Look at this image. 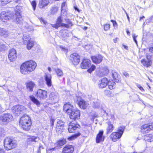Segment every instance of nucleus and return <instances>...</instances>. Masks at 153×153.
Returning <instances> with one entry per match:
<instances>
[{
	"label": "nucleus",
	"mask_w": 153,
	"mask_h": 153,
	"mask_svg": "<svg viewBox=\"0 0 153 153\" xmlns=\"http://www.w3.org/2000/svg\"><path fill=\"white\" fill-rule=\"evenodd\" d=\"M37 66L36 63L30 60L23 63L21 66L20 71L23 74L26 75L33 71Z\"/></svg>",
	"instance_id": "1"
},
{
	"label": "nucleus",
	"mask_w": 153,
	"mask_h": 153,
	"mask_svg": "<svg viewBox=\"0 0 153 153\" xmlns=\"http://www.w3.org/2000/svg\"><path fill=\"white\" fill-rule=\"evenodd\" d=\"M19 124L24 130H29L31 124L30 117L27 115H24L20 119Z\"/></svg>",
	"instance_id": "2"
},
{
	"label": "nucleus",
	"mask_w": 153,
	"mask_h": 153,
	"mask_svg": "<svg viewBox=\"0 0 153 153\" xmlns=\"http://www.w3.org/2000/svg\"><path fill=\"white\" fill-rule=\"evenodd\" d=\"M63 18L62 16H59L58 17L56 23L55 24L52 25V26L53 27L57 28L60 26L65 27L67 28H69L72 26V22L69 19H66L65 21L67 24L62 23V18Z\"/></svg>",
	"instance_id": "3"
},
{
	"label": "nucleus",
	"mask_w": 153,
	"mask_h": 153,
	"mask_svg": "<svg viewBox=\"0 0 153 153\" xmlns=\"http://www.w3.org/2000/svg\"><path fill=\"white\" fill-rule=\"evenodd\" d=\"M125 129V127L122 126L118 128V131L113 132L110 135V138L113 142H116L120 138L122 135Z\"/></svg>",
	"instance_id": "4"
},
{
	"label": "nucleus",
	"mask_w": 153,
	"mask_h": 153,
	"mask_svg": "<svg viewBox=\"0 0 153 153\" xmlns=\"http://www.w3.org/2000/svg\"><path fill=\"white\" fill-rule=\"evenodd\" d=\"M12 115L9 113H6L0 116V122L4 124H6L13 119Z\"/></svg>",
	"instance_id": "5"
},
{
	"label": "nucleus",
	"mask_w": 153,
	"mask_h": 153,
	"mask_svg": "<svg viewBox=\"0 0 153 153\" xmlns=\"http://www.w3.org/2000/svg\"><path fill=\"white\" fill-rule=\"evenodd\" d=\"M14 16L13 14L10 12L3 11L1 14L0 19L3 22L10 20Z\"/></svg>",
	"instance_id": "6"
},
{
	"label": "nucleus",
	"mask_w": 153,
	"mask_h": 153,
	"mask_svg": "<svg viewBox=\"0 0 153 153\" xmlns=\"http://www.w3.org/2000/svg\"><path fill=\"white\" fill-rule=\"evenodd\" d=\"M68 114L69 115L70 119L75 120L79 118L80 112L78 110L74 109Z\"/></svg>",
	"instance_id": "7"
},
{
	"label": "nucleus",
	"mask_w": 153,
	"mask_h": 153,
	"mask_svg": "<svg viewBox=\"0 0 153 153\" xmlns=\"http://www.w3.org/2000/svg\"><path fill=\"white\" fill-rule=\"evenodd\" d=\"M21 7L19 6L16 7V14L15 17L16 19V21L18 24H21L23 22V19L20 14V9Z\"/></svg>",
	"instance_id": "8"
},
{
	"label": "nucleus",
	"mask_w": 153,
	"mask_h": 153,
	"mask_svg": "<svg viewBox=\"0 0 153 153\" xmlns=\"http://www.w3.org/2000/svg\"><path fill=\"white\" fill-rule=\"evenodd\" d=\"M47 92L46 91L41 89L38 90L36 92L37 97L40 100H44L47 97Z\"/></svg>",
	"instance_id": "9"
},
{
	"label": "nucleus",
	"mask_w": 153,
	"mask_h": 153,
	"mask_svg": "<svg viewBox=\"0 0 153 153\" xmlns=\"http://www.w3.org/2000/svg\"><path fill=\"white\" fill-rule=\"evenodd\" d=\"M153 129V123L146 124L142 126L141 128V131L143 133H148Z\"/></svg>",
	"instance_id": "10"
},
{
	"label": "nucleus",
	"mask_w": 153,
	"mask_h": 153,
	"mask_svg": "<svg viewBox=\"0 0 153 153\" xmlns=\"http://www.w3.org/2000/svg\"><path fill=\"white\" fill-rule=\"evenodd\" d=\"M25 107L22 105H17L13 107L12 108V112L16 114V115H18L20 114L21 111L24 110Z\"/></svg>",
	"instance_id": "11"
},
{
	"label": "nucleus",
	"mask_w": 153,
	"mask_h": 153,
	"mask_svg": "<svg viewBox=\"0 0 153 153\" xmlns=\"http://www.w3.org/2000/svg\"><path fill=\"white\" fill-rule=\"evenodd\" d=\"M79 56L76 53H74L70 56V60L74 65H77L80 61Z\"/></svg>",
	"instance_id": "12"
},
{
	"label": "nucleus",
	"mask_w": 153,
	"mask_h": 153,
	"mask_svg": "<svg viewBox=\"0 0 153 153\" xmlns=\"http://www.w3.org/2000/svg\"><path fill=\"white\" fill-rule=\"evenodd\" d=\"M8 57L11 62L14 61L17 57V53L16 50L14 49H11L9 51Z\"/></svg>",
	"instance_id": "13"
},
{
	"label": "nucleus",
	"mask_w": 153,
	"mask_h": 153,
	"mask_svg": "<svg viewBox=\"0 0 153 153\" xmlns=\"http://www.w3.org/2000/svg\"><path fill=\"white\" fill-rule=\"evenodd\" d=\"M91 66V62L88 59H84L81 64L82 69H88Z\"/></svg>",
	"instance_id": "14"
},
{
	"label": "nucleus",
	"mask_w": 153,
	"mask_h": 153,
	"mask_svg": "<svg viewBox=\"0 0 153 153\" xmlns=\"http://www.w3.org/2000/svg\"><path fill=\"white\" fill-rule=\"evenodd\" d=\"M108 81L106 78H104L99 80L98 86L100 88H103L106 87L108 84Z\"/></svg>",
	"instance_id": "15"
},
{
	"label": "nucleus",
	"mask_w": 153,
	"mask_h": 153,
	"mask_svg": "<svg viewBox=\"0 0 153 153\" xmlns=\"http://www.w3.org/2000/svg\"><path fill=\"white\" fill-rule=\"evenodd\" d=\"M74 151V147L71 145H68L63 148L62 153H73Z\"/></svg>",
	"instance_id": "16"
},
{
	"label": "nucleus",
	"mask_w": 153,
	"mask_h": 153,
	"mask_svg": "<svg viewBox=\"0 0 153 153\" xmlns=\"http://www.w3.org/2000/svg\"><path fill=\"white\" fill-rule=\"evenodd\" d=\"M73 108V105L68 102L64 105L63 110L68 114L69 113H70L71 111L74 110Z\"/></svg>",
	"instance_id": "17"
},
{
	"label": "nucleus",
	"mask_w": 153,
	"mask_h": 153,
	"mask_svg": "<svg viewBox=\"0 0 153 153\" xmlns=\"http://www.w3.org/2000/svg\"><path fill=\"white\" fill-rule=\"evenodd\" d=\"M79 125L76 124L72 123H71L68 126V130L70 133L74 132L76 129L78 128Z\"/></svg>",
	"instance_id": "18"
},
{
	"label": "nucleus",
	"mask_w": 153,
	"mask_h": 153,
	"mask_svg": "<svg viewBox=\"0 0 153 153\" xmlns=\"http://www.w3.org/2000/svg\"><path fill=\"white\" fill-rule=\"evenodd\" d=\"M44 78L47 85L48 87L51 86L52 85L51 75L45 73Z\"/></svg>",
	"instance_id": "19"
},
{
	"label": "nucleus",
	"mask_w": 153,
	"mask_h": 153,
	"mask_svg": "<svg viewBox=\"0 0 153 153\" xmlns=\"http://www.w3.org/2000/svg\"><path fill=\"white\" fill-rule=\"evenodd\" d=\"M103 132L102 131H100L99 133L97 135L96 138L97 143H100L102 142L104 140L105 137L103 136Z\"/></svg>",
	"instance_id": "20"
},
{
	"label": "nucleus",
	"mask_w": 153,
	"mask_h": 153,
	"mask_svg": "<svg viewBox=\"0 0 153 153\" xmlns=\"http://www.w3.org/2000/svg\"><path fill=\"white\" fill-rule=\"evenodd\" d=\"M93 62L96 64L100 63L102 60V57L101 55H98L91 57Z\"/></svg>",
	"instance_id": "21"
},
{
	"label": "nucleus",
	"mask_w": 153,
	"mask_h": 153,
	"mask_svg": "<svg viewBox=\"0 0 153 153\" xmlns=\"http://www.w3.org/2000/svg\"><path fill=\"white\" fill-rule=\"evenodd\" d=\"M59 33L60 36L64 39H67L69 36L68 31L66 30H62L60 31Z\"/></svg>",
	"instance_id": "22"
},
{
	"label": "nucleus",
	"mask_w": 153,
	"mask_h": 153,
	"mask_svg": "<svg viewBox=\"0 0 153 153\" xmlns=\"http://www.w3.org/2000/svg\"><path fill=\"white\" fill-rule=\"evenodd\" d=\"M49 98L53 102H55L58 101V97L57 94L54 92H52L49 95Z\"/></svg>",
	"instance_id": "23"
},
{
	"label": "nucleus",
	"mask_w": 153,
	"mask_h": 153,
	"mask_svg": "<svg viewBox=\"0 0 153 153\" xmlns=\"http://www.w3.org/2000/svg\"><path fill=\"white\" fill-rule=\"evenodd\" d=\"M48 0H40L39 3V6L40 8H42L47 6L49 4Z\"/></svg>",
	"instance_id": "24"
},
{
	"label": "nucleus",
	"mask_w": 153,
	"mask_h": 153,
	"mask_svg": "<svg viewBox=\"0 0 153 153\" xmlns=\"http://www.w3.org/2000/svg\"><path fill=\"white\" fill-rule=\"evenodd\" d=\"M16 143V141L14 138L10 137H6L4 141V143Z\"/></svg>",
	"instance_id": "25"
},
{
	"label": "nucleus",
	"mask_w": 153,
	"mask_h": 153,
	"mask_svg": "<svg viewBox=\"0 0 153 153\" xmlns=\"http://www.w3.org/2000/svg\"><path fill=\"white\" fill-rule=\"evenodd\" d=\"M79 107L83 109H85L88 105V104L83 100H81L78 103Z\"/></svg>",
	"instance_id": "26"
},
{
	"label": "nucleus",
	"mask_w": 153,
	"mask_h": 153,
	"mask_svg": "<svg viewBox=\"0 0 153 153\" xmlns=\"http://www.w3.org/2000/svg\"><path fill=\"white\" fill-rule=\"evenodd\" d=\"M108 126L106 128V132L107 133H109L113 131L114 127L111 122H108Z\"/></svg>",
	"instance_id": "27"
},
{
	"label": "nucleus",
	"mask_w": 153,
	"mask_h": 153,
	"mask_svg": "<svg viewBox=\"0 0 153 153\" xmlns=\"http://www.w3.org/2000/svg\"><path fill=\"white\" fill-rule=\"evenodd\" d=\"M28 141L31 142L39 143V138L37 137L30 136L28 138Z\"/></svg>",
	"instance_id": "28"
},
{
	"label": "nucleus",
	"mask_w": 153,
	"mask_h": 153,
	"mask_svg": "<svg viewBox=\"0 0 153 153\" xmlns=\"http://www.w3.org/2000/svg\"><path fill=\"white\" fill-rule=\"evenodd\" d=\"M64 122L63 121L59 120L57 122L56 126V130L57 131L58 129H62L64 125Z\"/></svg>",
	"instance_id": "29"
},
{
	"label": "nucleus",
	"mask_w": 153,
	"mask_h": 153,
	"mask_svg": "<svg viewBox=\"0 0 153 153\" xmlns=\"http://www.w3.org/2000/svg\"><path fill=\"white\" fill-rule=\"evenodd\" d=\"M34 86L35 84L34 82L31 81L29 82L27 84V89L31 91H33Z\"/></svg>",
	"instance_id": "30"
},
{
	"label": "nucleus",
	"mask_w": 153,
	"mask_h": 153,
	"mask_svg": "<svg viewBox=\"0 0 153 153\" xmlns=\"http://www.w3.org/2000/svg\"><path fill=\"white\" fill-rule=\"evenodd\" d=\"M16 144H4V146L5 149L9 150L14 148L16 146Z\"/></svg>",
	"instance_id": "31"
},
{
	"label": "nucleus",
	"mask_w": 153,
	"mask_h": 153,
	"mask_svg": "<svg viewBox=\"0 0 153 153\" xmlns=\"http://www.w3.org/2000/svg\"><path fill=\"white\" fill-rule=\"evenodd\" d=\"M23 42L25 45H26V43H28V42H30V41L31 40V38L28 35H24L23 38Z\"/></svg>",
	"instance_id": "32"
},
{
	"label": "nucleus",
	"mask_w": 153,
	"mask_h": 153,
	"mask_svg": "<svg viewBox=\"0 0 153 153\" xmlns=\"http://www.w3.org/2000/svg\"><path fill=\"white\" fill-rule=\"evenodd\" d=\"M30 100L34 103L35 104L39 106L40 103L39 101L36 99L33 96L31 95L30 96Z\"/></svg>",
	"instance_id": "33"
},
{
	"label": "nucleus",
	"mask_w": 153,
	"mask_h": 153,
	"mask_svg": "<svg viewBox=\"0 0 153 153\" xmlns=\"http://www.w3.org/2000/svg\"><path fill=\"white\" fill-rule=\"evenodd\" d=\"M141 63L144 66L146 67H148L151 65L152 63L148 61L147 60L143 59L141 60Z\"/></svg>",
	"instance_id": "34"
},
{
	"label": "nucleus",
	"mask_w": 153,
	"mask_h": 153,
	"mask_svg": "<svg viewBox=\"0 0 153 153\" xmlns=\"http://www.w3.org/2000/svg\"><path fill=\"white\" fill-rule=\"evenodd\" d=\"M9 34L8 32L4 29L0 28V34L1 35L6 37Z\"/></svg>",
	"instance_id": "35"
},
{
	"label": "nucleus",
	"mask_w": 153,
	"mask_h": 153,
	"mask_svg": "<svg viewBox=\"0 0 153 153\" xmlns=\"http://www.w3.org/2000/svg\"><path fill=\"white\" fill-rule=\"evenodd\" d=\"M34 42L30 40V42H28V43H26L25 45H26L27 48L28 50H30L33 48L34 45Z\"/></svg>",
	"instance_id": "36"
},
{
	"label": "nucleus",
	"mask_w": 153,
	"mask_h": 153,
	"mask_svg": "<svg viewBox=\"0 0 153 153\" xmlns=\"http://www.w3.org/2000/svg\"><path fill=\"white\" fill-rule=\"evenodd\" d=\"M153 136L150 134H147L145 137V140L148 142H152L153 141Z\"/></svg>",
	"instance_id": "37"
},
{
	"label": "nucleus",
	"mask_w": 153,
	"mask_h": 153,
	"mask_svg": "<svg viewBox=\"0 0 153 153\" xmlns=\"http://www.w3.org/2000/svg\"><path fill=\"white\" fill-rule=\"evenodd\" d=\"M101 72H103L102 74L101 75L99 73L98 74L99 76H101L103 75H105L107 74L109 72V70L106 67H104L103 69H102L101 71Z\"/></svg>",
	"instance_id": "38"
},
{
	"label": "nucleus",
	"mask_w": 153,
	"mask_h": 153,
	"mask_svg": "<svg viewBox=\"0 0 153 153\" xmlns=\"http://www.w3.org/2000/svg\"><path fill=\"white\" fill-rule=\"evenodd\" d=\"M115 83L113 81H108V88L109 89L112 90L114 88Z\"/></svg>",
	"instance_id": "39"
},
{
	"label": "nucleus",
	"mask_w": 153,
	"mask_h": 153,
	"mask_svg": "<svg viewBox=\"0 0 153 153\" xmlns=\"http://www.w3.org/2000/svg\"><path fill=\"white\" fill-rule=\"evenodd\" d=\"M80 133H78L77 134H75L74 135H72L71 137H69L68 138V140H72L74 138H76L78 136H80Z\"/></svg>",
	"instance_id": "40"
},
{
	"label": "nucleus",
	"mask_w": 153,
	"mask_h": 153,
	"mask_svg": "<svg viewBox=\"0 0 153 153\" xmlns=\"http://www.w3.org/2000/svg\"><path fill=\"white\" fill-rule=\"evenodd\" d=\"M10 2V0H0V5H4Z\"/></svg>",
	"instance_id": "41"
},
{
	"label": "nucleus",
	"mask_w": 153,
	"mask_h": 153,
	"mask_svg": "<svg viewBox=\"0 0 153 153\" xmlns=\"http://www.w3.org/2000/svg\"><path fill=\"white\" fill-rule=\"evenodd\" d=\"M5 45L3 43H0V51H4L6 49Z\"/></svg>",
	"instance_id": "42"
},
{
	"label": "nucleus",
	"mask_w": 153,
	"mask_h": 153,
	"mask_svg": "<svg viewBox=\"0 0 153 153\" xmlns=\"http://www.w3.org/2000/svg\"><path fill=\"white\" fill-rule=\"evenodd\" d=\"M58 10V7H57L54 6L52 7L51 9V13L52 14H54L57 12Z\"/></svg>",
	"instance_id": "43"
},
{
	"label": "nucleus",
	"mask_w": 153,
	"mask_h": 153,
	"mask_svg": "<svg viewBox=\"0 0 153 153\" xmlns=\"http://www.w3.org/2000/svg\"><path fill=\"white\" fill-rule=\"evenodd\" d=\"M5 131L4 128H0V139L2 136L5 135Z\"/></svg>",
	"instance_id": "44"
},
{
	"label": "nucleus",
	"mask_w": 153,
	"mask_h": 153,
	"mask_svg": "<svg viewBox=\"0 0 153 153\" xmlns=\"http://www.w3.org/2000/svg\"><path fill=\"white\" fill-rule=\"evenodd\" d=\"M147 60L148 61H150L151 63H152V60L153 59V56L152 55L150 54H148L146 56Z\"/></svg>",
	"instance_id": "45"
},
{
	"label": "nucleus",
	"mask_w": 153,
	"mask_h": 153,
	"mask_svg": "<svg viewBox=\"0 0 153 153\" xmlns=\"http://www.w3.org/2000/svg\"><path fill=\"white\" fill-rule=\"evenodd\" d=\"M93 107L95 108H97L100 107V104L98 101L93 102L92 104Z\"/></svg>",
	"instance_id": "46"
},
{
	"label": "nucleus",
	"mask_w": 153,
	"mask_h": 153,
	"mask_svg": "<svg viewBox=\"0 0 153 153\" xmlns=\"http://www.w3.org/2000/svg\"><path fill=\"white\" fill-rule=\"evenodd\" d=\"M56 72L58 76H61L63 75L62 72L60 69H58L56 70Z\"/></svg>",
	"instance_id": "47"
},
{
	"label": "nucleus",
	"mask_w": 153,
	"mask_h": 153,
	"mask_svg": "<svg viewBox=\"0 0 153 153\" xmlns=\"http://www.w3.org/2000/svg\"><path fill=\"white\" fill-rule=\"evenodd\" d=\"M96 68V67L94 65H92L91 67L88 69L87 71L89 73H91L92 71L94 70Z\"/></svg>",
	"instance_id": "48"
},
{
	"label": "nucleus",
	"mask_w": 153,
	"mask_h": 153,
	"mask_svg": "<svg viewBox=\"0 0 153 153\" xmlns=\"http://www.w3.org/2000/svg\"><path fill=\"white\" fill-rule=\"evenodd\" d=\"M113 77L114 79H116L118 77V75L117 73L115 71H113L112 72Z\"/></svg>",
	"instance_id": "49"
},
{
	"label": "nucleus",
	"mask_w": 153,
	"mask_h": 153,
	"mask_svg": "<svg viewBox=\"0 0 153 153\" xmlns=\"http://www.w3.org/2000/svg\"><path fill=\"white\" fill-rule=\"evenodd\" d=\"M67 143L66 140L65 139H61L57 142V143Z\"/></svg>",
	"instance_id": "50"
},
{
	"label": "nucleus",
	"mask_w": 153,
	"mask_h": 153,
	"mask_svg": "<svg viewBox=\"0 0 153 153\" xmlns=\"http://www.w3.org/2000/svg\"><path fill=\"white\" fill-rule=\"evenodd\" d=\"M31 4L34 10H35L36 7V4L35 1H32L31 2Z\"/></svg>",
	"instance_id": "51"
},
{
	"label": "nucleus",
	"mask_w": 153,
	"mask_h": 153,
	"mask_svg": "<svg viewBox=\"0 0 153 153\" xmlns=\"http://www.w3.org/2000/svg\"><path fill=\"white\" fill-rule=\"evenodd\" d=\"M110 25L109 24H106L104 25V28L105 30L106 31L108 30L110 28Z\"/></svg>",
	"instance_id": "52"
},
{
	"label": "nucleus",
	"mask_w": 153,
	"mask_h": 153,
	"mask_svg": "<svg viewBox=\"0 0 153 153\" xmlns=\"http://www.w3.org/2000/svg\"><path fill=\"white\" fill-rule=\"evenodd\" d=\"M137 36L134 33H133L132 34V37H133V40L137 44V42L136 39V38L137 37Z\"/></svg>",
	"instance_id": "53"
},
{
	"label": "nucleus",
	"mask_w": 153,
	"mask_h": 153,
	"mask_svg": "<svg viewBox=\"0 0 153 153\" xmlns=\"http://www.w3.org/2000/svg\"><path fill=\"white\" fill-rule=\"evenodd\" d=\"M61 144H57V146H56L54 148H52V149H50V150H51L52 149L53 150H55V149H59V148H61V146H62V145H61Z\"/></svg>",
	"instance_id": "54"
},
{
	"label": "nucleus",
	"mask_w": 153,
	"mask_h": 153,
	"mask_svg": "<svg viewBox=\"0 0 153 153\" xmlns=\"http://www.w3.org/2000/svg\"><path fill=\"white\" fill-rule=\"evenodd\" d=\"M62 13L65 14V15H66V9L64 8V9H62L61 10V16H64V15H62Z\"/></svg>",
	"instance_id": "55"
},
{
	"label": "nucleus",
	"mask_w": 153,
	"mask_h": 153,
	"mask_svg": "<svg viewBox=\"0 0 153 153\" xmlns=\"http://www.w3.org/2000/svg\"><path fill=\"white\" fill-rule=\"evenodd\" d=\"M136 85L137 87L140 89L141 91H144V90L143 88L139 84L137 83Z\"/></svg>",
	"instance_id": "56"
},
{
	"label": "nucleus",
	"mask_w": 153,
	"mask_h": 153,
	"mask_svg": "<svg viewBox=\"0 0 153 153\" xmlns=\"http://www.w3.org/2000/svg\"><path fill=\"white\" fill-rule=\"evenodd\" d=\"M55 121V120L53 119V118H51L50 120V122L51 124V126H53L54 124V123Z\"/></svg>",
	"instance_id": "57"
},
{
	"label": "nucleus",
	"mask_w": 153,
	"mask_h": 153,
	"mask_svg": "<svg viewBox=\"0 0 153 153\" xmlns=\"http://www.w3.org/2000/svg\"><path fill=\"white\" fill-rule=\"evenodd\" d=\"M66 2H64L63 3H62L61 5V9H64L65 8L66 9Z\"/></svg>",
	"instance_id": "58"
},
{
	"label": "nucleus",
	"mask_w": 153,
	"mask_h": 153,
	"mask_svg": "<svg viewBox=\"0 0 153 153\" xmlns=\"http://www.w3.org/2000/svg\"><path fill=\"white\" fill-rule=\"evenodd\" d=\"M111 21L113 23V26L114 27H117V24L116 21L114 20H111Z\"/></svg>",
	"instance_id": "59"
},
{
	"label": "nucleus",
	"mask_w": 153,
	"mask_h": 153,
	"mask_svg": "<svg viewBox=\"0 0 153 153\" xmlns=\"http://www.w3.org/2000/svg\"><path fill=\"white\" fill-rule=\"evenodd\" d=\"M149 50L150 52L153 53V44L151 46L149 47Z\"/></svg>",
	"instance_id": "60"
},
{
	"label": "nucleus",
	"mask_w": 153,
	"mask_h": 153,
	"mask_svg": "<svg viewBox=\"0 0 153 153\" xmlns=\"http://www.w3.org/2000/svg\"><path fill=\"white\" fill-rule=\"evenodd\" d=\"M123 74L126 77H127L129 76L128 74V73H127L126 72H124L123 73Z\"/></svg>",
	"instance_id": "61"
},
{
	"label": "nucleus",
	"mask_w": 153,
	"mask_h": 153,
	"mask_svg": "<svg viewBox=\"0 0 153 153\" xmlns=\"http://www.w3.org/2000/svg\"><path fill=\"white\" fill-rule=\"evenodd\" d=\"M4 111L3 108H2L1 105L0 104V113L3 111Z\"/></svg>",
	"instance_id": "62"
},
{
	"label": "nucleus",
	"mask_w": 153,
	"mask_h": 153,
	"mask_svg": "<svg viewBox=\"0 0 153 153\" xmlns=\"http://www.w3.org/2000/svg\"><path fill=\"white\" fill-rule=\"evenodd\" d=\"M40 20L41 22H42L43 23H44L45 24L46 23V22H45V21H44L43 19L42 18H40Z\"/></svg>",
	"instance_id": "63"
},
{
	"label": "nucleus",
	"mask_w": 153,
	"mask_h": 153,
	"mask_svg": "<svg viewBox=\"0 0 153 153\" xmlns=\"http://www.w3.org/2000/svg\"><path fill=\"white\" fill-rule=\"evenodd\" d=\"M0 153H5V152L2 149H0Z\"/></svg>",
	"instance_id": "64"
}]
</instances>
